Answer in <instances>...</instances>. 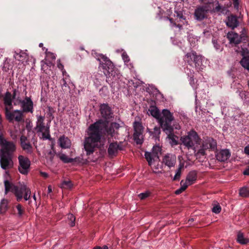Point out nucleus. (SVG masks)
I'll return each instance as SVG.
<instances>
[{
	"instance_id": "obj_1",
	"label": "nucleus",
	"mask_w": 249,
	"mask_h": 249,
	"mask_svg": "<svg viewBox=\"0 0 249 249\" xmlns=\"http://www.w3.org/2000/svg\"><path fill=\"white\" fill-rule=\"evenodd\" d=\"M91 55L99 61V69L107 76L106 81L108 83H113L120 78V73L107 56L98 53L95 50H92Z\"/></svg>"
},
{
	"instance_id": "obj_2",
	"label": "nucleus",
	"mask_w": 249,
	"mask_h": 249,
	"mask_svg": "<svg viewBox=\"0 0 249 249\" xmlns=\"http://www.w3.org/2000/svg\"><path fill=\"white\" fill-rule=\"evenodd\" d=\"M89 137L85 138L84 144L87 155H90L94 152L102 136L101 133L95 128V124H91L89 127Z\"/></svg>"
},
{
	"instance_id": "obj_3",
	"label": "nucleus",
	"mask_w": 249,
	"mask_h": 249,
	"mask_svg": "<svg viewBox=\"0 0 249 249\" xmlns=\"http://www.w3.org/2000/svg\"><path fill=\"white\" fill-rule=\"evenodd\" d=\"M200 138L197 132L194 129L187 132V134L181 136L180 139L181 143L183 144L188 149H193L196 144H200Z\"/></svg>"
},
{
	"instance_id": "obj_4",
	"label": "nucleus",
	"mask_w": 249,
	"mask_h": 249,
	"mask_svg": "<svg viewBox=\"0 0 249 249\" xmlns=\"http://www.w3.org/2000/svg\"><path fill=\"white\" fill-rule=\"evenodd\" d=\"M161 114L162 116H160L159 122L163 131H166L167 132L173 131V127L171 125V123L174 120L173 113L169 110L164 109L162 110Z\"/></svg>"
},
{
	"instance_id": "obj_5",
	"label": "nucleus",
	"mask_w": 249,
	"mask_h": 249,
	"mask_svg": "<svg viewBox=\"0 0 249 249\" xmlns=\"http://www.w3.org/2000/svg\"><path fill=\"white\" fill-rule=\"evenodd\" d=\"M5 193L12 192L16 196L18 201H20L23 198V194L28 187L26 185H21L20 186L15 185L8 180L4 181Z\"/></svg>"
},
{
	"instance_id": "obj_6",
	"label": "nucleus",
	"mask_w": 249,
	"mask_h": 249,
	"mask_svg": "<svg viewBox=\"0 0 249 249\" xmlns=\"http://www.w3.org/2000/svg\"><path fill=\"white\" fill-rule=\"evenodd\" d=\"M12 109L9 108H4L6 119L10 123H13L14 120L17 122H20L23 117L22 111L18 109L11 111Z\"/></svg>"
},
{
	"instance_id": "obj_7",
	"label": "nucleus",
	"mask_w": 249,
	"mask_h": 249,
	"mask_svg": "<svg viewBox=\"0 0 249 249\" xmlns=\"http://www.w3.org/2000/svg\"><path fill=\"white\" fill-rule=\"evenodd\" d=\"M186 57L187 58L186 61L190 66H192L193 63L197 71L200 70V69H202V68H201L203 58L202 55H198L196 52L192 51L191 53L186 54Z\"/></svg>"
},
{
	"instance_id": "obj_8",
	"label": "nucleus",
	"mask_w": 249,
	"mask_h": 249,
	"mask_svg": "<svg viewBox=\"0 0 249 249\" xmlns=\"http://www.w3.org/2000/svg\"><path fill=\"white\" fill-rule=\"evenodd\" d=\"M0 145L1 146L0 154L13 156L16 149V145L13 142L8 141L4 139L2 140V142H0Z\"/></svg>"
},
{
	"instance_id": "obj_9",
	"label": "nucleus",
	"mask_w": 249,
	"mask_h": 249,
	"mask_svg": "<svg viewBox=\"0 0 249 249\" xmlns=\"http://www.w3.org/2000/svg\"><path fill=\"white\" fill-rule=\"evenodd\" d=\"M19 165L18 171L23 175H27L29 172L31 162L29 159L22 155L18 157Z\"/></svg>"
},
{
	"instance_id": "obj_10",
	"label": "nucleus",
	"mask_w": 249,
	"mask_h": 249,
	"mask_svg": "<svg viewBox=\"0 0 249 249\" xmlns=\"http://www.w3.org/2000/svg\"><path fill=\"white\" fill-rule=\"evenodd\" d=\"M210 10L209 4L197 7L195 11L194 16L197 20H202L207 18V14Z\"/></svg>"
},
{
	"instance_id": "obj_11",
	"label": "nucleus",
	"mask_w": 249,
	"mask_h": 249,
	"mask_svg": "<svg viewBox=\"0 0 249 249\" xmlns=\"http://www.w3.org/2000/svg\"><path fill=\"white\" fill-rule=\"evenodd\" d=\"M239 50H236L237 52H240L243 58L240 61L241 65L246 69L249 71V51L248 48H238Z\"/></svg>"
},
{
	"instance_id": "obj_12",
	"label": "nucleus",
	"mask_w": 249,
	"mask_h": 249,
	"mask_svg": "<svg viewBox=\"0 0 249 249\" xmlns=\"http://www.w3.org/2000/svg\"><path fill=\"white\" fill-rule=\"evenodd\" d=\"M19 102L21 104L23 114L24 112H33L34 104L30 97L26 96L24 100H19Z\"/></svg>"
},
{
	"instance_id": "obj_13",
	"label": "nucleus",
	"mask_w": 249,
	"mask_h": 249,
	"mask_svg": "<svg viewBox=\"0 0 249 249\" xmlns=\"http://www.w3.org/2000/svg\"><path fill=\"white\" fill-rule=\"evenodd\" d=\"M12 156L0 154V165L5 170L13 168L14 163Z\"/></svg>"
},
{
	"instance_id": "obj_14",
	"label": "nucleus",
	"mask_w": 249,
	"mask_h": 249,
	"mask_svg": "<svg viewBox=\"0 0 249 249\" xmlns=\"http://www.w3.org/2000/svg\"><path fill=\"white\" fill-rule=\"evenodd\" d=\"M100 112L102 117L105 120H109L113 118V112L108 104H101Z\"/></svg>"
},
{
	"instance_id": "obj_15",
	"label": "nucleus",
	"mask_w": 249,
	"mask_h": 249,
	"mask_svg": "<svg viewBox=\"0 0 249 249\" xmlns=\"http://www.w3.org/2000/svg\"><path fill=\"white\" fill-rule=\"evenodd\" d=\"M20 142L21 148L23 150L29 154H31L33 152V147L30 142L28 141L27 137L25 136H21L20 138Z\"/></svg>"
},
{
	"instance_id": "obj_16",
	"label": "nucleus",
	"mask_w": 249,
	"mask_h": 249,
	"mask_svg": "<svg viewBox=\"0 0 249 249\" xmlns=\"http://www.w3.org/2000/svg\"><path fill=\"white\" fill-rule=\"evenodd\" d=\"M162 163L169 168L175 166L176 163V157L171 154H166L162 159Z\"/></svg>"
},
{
	"instance_id": "obj_17",
	"label": "nucleus",
	"mask_w": 249,
	"mask_h": 249,
	"mask_svg": "<svg viewBox=\"0 0 249 249\" xmlns=\"http://www.w3.org/2000/svg\"><path fill=\"white\" fill-rule=\"evenodd\" d=\"M120 127L119 124L115 122L112 123L109 125H107L105 133L111 137H114L116 139V135H117L118 133L117 132H115V130H118Z\"/></svg>"
},
{
	"instance_id": "obj_18",
	"label": "nucleus",
	"mask_w": 249,
	"mask_h": 249,
	"mask_svg": "<svg viewBox=\"0 0 249 249\" xmlns=\"http://www.w3.org/2000/svg\"><path fill=\"white\" fill-rule=\"evenodd\" d=\"M225 23L226 25L231 29H234L237 27L239 24L237 17L233 15L228 16Z\"/></svg>"
},
{
	"instance_id": "obj_19",
	"label": "nucleus",
	"mask_w": 249,
	"mask_h": 249,
	"mask_svg": "<svg viewBox=\"0 0 249 249\" xmlns=\"http://www.w3.org/2000/svg\"><path fill=\"white\" fill-rule=\"evenodd\" d=\"M14 100V99L12 97V93L7 91L3 96V102L4 106V108H13L12 103Z\"/></svg>"
},
{
	"instance_id": "obj_20",
	"label": "nucleus",
	"mask_w": 249,
	"mask_h": 249,
	"mask_svg": "<svg viewBox=\"0 0 249 249\" xmlns=\"http://www.w3.org/2000/svg\"><path fill=\"white\" fill-rule=\"evenodd\" d=\"M231 157V152L228 149H222L216 155L217 160L221 162L226 161Z\"/></svg>"
},
{
	"instance_id": "obj_21",
	"label": "nucleus",
	"mask_w": 249,
	"mask_h": 249,
	"mask_svg": "<svg viewBox=\"0 0 249 249\" xmlns=\"http://www.w3.org/2000/svg\"><path fill=\"white\" fill-rule=\"evenodd\" d=\"M197 178V173L196 170H192L190 171L187 174L186 180L184 182L188 186L194 184L196 181Z\"/></svg>"
},
{
	"instance_id": "obj_22",
	"label": "nucleus",
	"mask_w": 249,
	"mask_h": 249,
	"mask_svg": "<svg viewBox=\"0 0 249 249\" xmlns=\"http://www.w3.org/2000/svg\"><path fill=\"white\" fill-rule=\"evenodd\" d=\"M119 151H121V147L120 145H118L117 142L110 143L107 149V152L110 156H116Z\"/></svg>"
},
{
	"instance_id": "obj_23",
	"label": "nucleus",
	"mask_w": 249,
	"mask_h": 249,
	"mask_svg": "<svg viewBox=\"0 0 249 249\" xmlns=\"http://www.w3.org/2000/svg\"><path fill=\"white\" fill-rule=\"evenodd\" d=\"M93 124H95V128L101 133L105 132L108 124L107 120L100 119Z\"/></svg>"
},
{
	"instance_id": "obj_24",
	"label": "nucleus",
	"mask_w": 249,
	"mask_h": 249,
	"mask_svg": "<svg viewBox=\"0 0 249 249\" xmlns=\"http://www.w3.org/2000/svg\"><path fill=\"white\" fill-rule=\"evenodd\" d=\"M59 146L63 149L69 148L71 146L70 140L64 135L61 136L58 139Z\"/></svg>"
},
{
	"instance_id": "obj_25",
	"label": "nucleus",
	"mask_w": 249,
	"mask_h": 249,
	"mask_svg": "<svg viewBox=\"0 0 249 249\" xmlns=\"http://www.w3.org/2000/svg\"><path fill=\"white\" fill-rule=\"evenodd\" d=\"M44 117L42 116H39L37 117V120L36 122V125L35 128L37 132H42L44 129H46L47 126L45 125L44 123Z\"/></svg>"
},
{
	"instance_id": "obj_26",
	"label": "nucleus",
	"mask_w": 249,
	"mask_h": 249,
	"mask_svg": "<svg viewBox=\"0 0 249 249\" xmlns=\"http://www.w3.org/2000/svg\"><path fill=\"white\" fill-rule=\"evenodd\" d=\"M27 50L24 52L20 49H18L15 51L14 56L16 59L18 61H23L27 58L28 55L26 53Z\"/></svg>"
},
{
	"instance_id": "obj_27",
	"label": "nucleus",
	"mask_w": 249,
	"mask_h": 249,
	"mask_svg": "<svg viewBox=\"0 0 249 249\" xmlns=\"http://www.w3.org/2000/svg\"><path fill=\"white\" fill-rule=\"evenodd\" d=\"M227 36L230 43L237 44L241 41L240 37L237 33L232 32H229Z\"/></svg>"
},
{
	"instance_id": "obj_28",
	"label": "nucleus",
	"mask_w": 249,
	"mask_h": 249,
	"mask_svg": "<svg viewBox=\"0 0 249 249\" xmlns=\"http://www.w3.org/2000/svg\"><path fill=\"white\" fill-rule=\"evenodd\" d=\"M56 156L65 163H72L76 161V159L69 158L68 156L63 153H58L56 154Z\"/></svg>"
},
{
	"instance_id": "obj_29",
	"label": "nucleus",
	"mask_w": 249,
	"mask_h": 249,
	"mask_svg": "<svg viewBox=\"0 0 249 249\" xmlns=\"http://www.w3.org/2000/svg\"><path fill=\"white\" fill-rule=\"evenodd\" d=\"M8 201L3 199L0 204V213L4 214L8 209Z\"/></svg>"
},
{
	"instance_id": "obj_30",
	"label": "nucleus",
	"mask_w": 249,
	"mask_h": 249,
	"mask_svg": "<svg viewBox=\"0 0 249 249\" xmlns=\"http://www.w3.org/2000/svg\"><path fill=\"white\" fill-rule=\"evenodd\" d=\"M148 111L152 116L157 119H160V112L156 106H151Z\"/></svg>"
},
{
	"instance_id": "obj_31",
	"label": "nucleus",
	"mask_w": 249,
	"mask_h": 249,
	"mask_svg": "<svg viewBox=\"0 0 249 249\" xmlns=\"http://www.w3.org/2000/svg\"><path fill=\"white\" fill-rule=\"evenodd\" d=\"M168 135V138L172 141L173 144L177 145L179 144L177 139L178 138V136L173 134V131L170 132H167L166 131H163Z\"/></svg>"
},
{
	"instance_id": "obj_32",
	"label": "nucleus",
	"mask_w": 249,
	"mask_h": 249,
	"mask_svg": "<svg viewBox=\"0 0 249 249\" xmlns=\"http://www.w3.org/2000/svg\"><path fill=\"white\" fill-rule=\"evenodd\" d=\"M237 241L242 245H246L249 243V239L245 238L243 233L239 232L237 236Z\"/></svg>"
},
{
	"instance_id": "obj_33",
	"label": "nucleus",
	"mask_w": 249,
	"mask_h": 249,
	"mask_svg": "<svg viewBox=\"0 0 249 249\" xmlns=\"http://www.w3.org/2000/svg\"><path fill=\"white\" fill-rule=\"evenodd\" d=\"M184 163L180 162L178 165V167L176 173L174 177V180H178L180 178L181 174V171L184 168Z\"/></svg>"
},
{
	"instance_id": "obj_34",
	"label": "nucleus",
	"mask_w": 249,
	"mask_h": 249,
	"mask_svg": "<svg viewBox=\"0 0 249 249\" xmlns=\"http://www.w3.org/2000/svg\"><path fill=\"white\" fill-rule=\"evenodd\" d=\"M149 133L150 135L152 136L153 138H155V140L157 139H159L160 134V127L155 126L154 128V130L149 131Z\"/></svg>"
},
{
	"instance_id": "obj_35",
	"label": "nucleus",
	"mask_w": 249,
	"mask_h": 249,
	"mask_svg": "<svg viewBox=\"0 0 249 249\" xmlns=\"http://www.w3.org/2000/svg\"><path fill=\"white\" fill-rule=\"evenodd\" d=\"M180 184L181 187L180 188H179L178 189H177L175 191V193L176 195L180 194L181 193H182L183 191H184L188 187V186L186 184V183L185 182H184V180H182L180 181Z\"/></svg>"
},
{
	"instance_id": "obj_36",
	"label": "nucleus",
	"mask_w": 249,
	"mask_h": 249,
	"mask_svg": "<svg viewBox=\"0 0 249 249\" xmlns=\"http://www.w3.org/2000/svg\"><path fill=\"white\" fill-rule=\"evenodd\" d=\"M73 186V184L71 180H64L61 184V187L63 189H70Z\"/></svg>"
},
{
	"instance_id": "obj_37",
	"label": "nucleus",
	"mask_w": 249,
	"mask_h": 249,
	"mask_svg": "<svg viewBox=\"0 0 249 249\" xmlns=\"http://www.w3.org/2000/svg\"><path fill=\"white\" fill-rule=\"evenodd\" d=\"M142 132H135L133 134L134 140L138 144H141L142 143V141L140 139V136L142 135Z\"/></svg>"
},
{
	"instance_id": "obj_38",
	"label": "nucleus",
	"mask_w": 249,
	"mask_h": 249,
	"mask_svg": "<svg viewBox=\"0 0 249 249\" xmlns=\"http://www.w3.org/2000/svg\"><path fill=\"white\" fill-rule=\"evenodd\" d=\"M239 195L240 196L245 197H249V190L246 187H243L239 190Z\"/></svg>"
},
{
	"instance_id": "obj_39",
	"label": "nucleus",
	"mask_w": 249,
	"mask_h": 249,
	"mask_svg": "<svg viewBox=\"0 0 249 249\" xmlns=\"http://www.w3.org/2000/svg\"><path fill=\"white\" fill-rule=\"evenodd\" d=\"M145 158L146 159V160L147 161L149 165H151L152 163L153 160L155 158L153 155V154L151 152H145Z\"/></svg>"
},
{
	"instance_id": "obj_40",
	"label": "nucleus",
	"mask_w": 249,
	"mask_h": 249,
	"mask_svg": "<svg viewBox=\"0 0 249 249\" xmlns=\"http://www.w3.org/2000/svg\"><path fill=\"white\" fill-rule=\"evenodd\" d=\"M207 141L209 145V147H210L211 149L214 150L216 148L217 143L215 140L213 138H209Z\"/></svg>"
},
{
	"instance_id": "obj_41",
	"label": "nucleus",
	"mask_w": 249,
	"mask_h": 249,
	"mask_svg": "<svg viewBox=\"0 0 249 249\" xmlns=\"http://www.w3.org/2000/svg\"><path fill=\"white\" fill-rule=\"evenodd\" d=\"M160 151L161 148L159 146L155 145L153 147L152 153L155 157L159 159L158 154Z\"/></svg>"
},
{
	"instance_id": "obj_42",
	"label": "nucleus",
	"mask_w": 249,
	"mask_h": 249,
	"mask_svg": "<svg viewBox=\"0 0 249 249\" xmlns=\"http://www.w3.org/2000/svg\"><path fill=\"white\" fill-rule=\"evenodd\" d=\"M16 208L18 210V216L19 217H22L25 213L24 208L20 204L17 205Z\"/></svg>"
},
{
	"instance_id": "obj_43",
	"label": "nucleus",
	"mask_w": 249,
	"mask_h": 249,
	"mask_svg": "<svg viewBox=\"0 0 249 249\" xmlns=\"http://www.w3.org/2000/svg\"><path fill=\"white\" fill-rule=\"evenodd\" d=\"M134 129L135 132H142L143 131V127L141 123L135 122L134 123Z\"/></svg>"
},
{
	"instance_id": "obj_44",
	"label": "nucleus",
	"mask_w": 249,
	"mask_h": 249,
	"mask_svg": "<svg viewBox=\"0 0 249 249\" xmlns=\"http://www.w3.org/2000/svg\"><path fill=\"white\" fill-rule=\"evenodd\" d=\"M52 150L50 151L47 156V158H48L51 161L53 160L54 156L55 154L56 155L55 151L54 149V146L53 145H52Z\"/></svg>"
},
{
	"instance_id": "obj_45",
	"label": "nucleus",
	"mask_w": 249,
	"mask_h": 249,
	"mask_svg": "<svg viewBox=\"0 0 249 249\" xmlns=\"http://www.w3.org/2000/svg\"><path fill=\"white\" fill-rule=\"evenodd\" d=\"M44 132H42V138L44 139H48L50 140L51 135L50 134V129L49 127H46V129H44Z\"/></svg>"
},
{
	"instance_id": "obj_46",
	"label": "nucleus",
	"mask_w": 249,
	"mask_h": 249,
	"mask_svg": "<svg viewBox=\"0 0 249 249\" xmlns=\"http://www.w3.org/2000/svg\"><path fill=\"white\" fill-rule=\"evenodd\" d=\"M68 219L70 221L69 225L71 227H73L75 225V217L71 214L70 213L68 215Z\"/></svg>"
},
{
	"instance_id": "obj_47",
	"label": "nucleus",
	"mask_w": 249,
	"mask_h": 249,
	"mask_svg": "<svg viewBox=\"0 0 249 249\" xmlns=\"http://www.w3.org/2000/svg\"><path fill=\"white\" fill-rule=\"evenodd\" d=\"M150 194V192H149V191H147L145 192L140 194L138 195V196L141 199L143 200L149 197Z\"/></svg>"
},
{
	"instance_id": "obj_48",
	"label": "nucleus",
	"mask_w": 249,
	"mask_h": 249,
	"mask_svg": "<svg viewBox=\"0 0 249 249\" xmlns=\"http://www.w3.org/2000/svg\"><path fill=\"white\" fill-rule=\"evenodd\" d=\"M46 57L48 59L51 60H54L55 59V55L50 52H48L47 50H46Z\"/></svg>"
},
{
	"instance_id": "obj_49",
	"label": "nucleus",
	"mask_w": 249,
	"mask_h": 249,
	"mask_svg": "<svg viewBox=\"0 0 249 249\" xmlns=\"http://www.w3.org/2000/svg\"><path fill=\"white\" fill-rule=\"evenodd\" d=\"M30 196H31V190L28 187L27 190L24 193L23 197H24V199H25V200H28L30 199Z\"/></svg>"
},
{
	"instance_id": "obj_50",
	"label": "nucleus",
	"mask_w": 249,
	"mask_h": 249,
	"mask_svg": "<svg viewBox=\"0 0 249 249\" xmlns=\"http://www.w3.org/2000/svg\"><path fill=\"white\" fill-rule=\"evenodd\" d=\"M221 210V207L219 204L215 205L212 209V212L215 213H219Z\"/></svg>"
},
{
	"instance_id": "obj_51",
	"label": "nucleus",
	"mask_w": 249,
	"mask_h": 249,
	"mask_svg": "<svg viewBox=\"0 0 249 249\" xmlns=\"http://www.w3.org/2000/svg\"><path fill=\"white\" fill-rule=\"evenodd\" d=\"M122 56L123 58V59L124 60V62L125 63L128 62L129 61V56L127 54V53L125 52H124L122 54Z\"/></svg>"
},
{
	"instance_id": "obj_52",
	"label": "nucleus",
	"mask_w": 249,
	"mask_h": 249,
	"mask_svg": "<svg viewBox=\"0 0 249 249\" xmlns=\"http://www.w3.org/2000/svg\"><path fill=\"white\" fill-rule=\"evenodd\" d=\"M202 148L203 149H211L210 147H209V145L208 144V142L207 141V140L204 142L202 144Z\"/></svg>"
},
{
	"instance_id": "obj_53",
	"label": "nucleus",
	"mask_w": 249,
	"mask_h": 249,
	"mask_svg": "<svg viewBox=\"0 0 249 249\" xmlns=\"http://www.w3.org/2000/svg\"><path fill=\"white\" fill-rule=\"evenodd\" d=\"M41 66L42 71H43L44 72H45V71H46L45 69H46V68H47L48 65L45 62H44L43 61H42L41 62Z\"/></svg>"
},
{
	"instance_id": "obj_54",
	"label": "nucleus",
	"mask_w": 249,
	"mask_h": 249,
	"mask_svg": "<svg viewBox=\"0 0 249 249\" xmlns=\"http://www.w3.org/2000/svg\"><path fill=\"white\" fill-rule=\"evenodd\" d=\"M232 1H233V4L234 7L235 9H238V7H239L238 0H232Z\"/></svg>"
},
{
	"instance_id": "obj_55",
	"label": "nucleus",
	"mask_w": 249,
	"mask_h": 249,
	"mask_svg": "<svg viewBox=\"0 0 249 249\" xmlns=\"http://www.w3.org/2000/svg\"><path fill=\"white\" fill-rule=\"evenodd\" d=\"M217 5L215 8V11L219 12L222 9V6L220 5L219 2H217Z\"/></svg>"
},
{
	"instance_id": "obj_56",
	"label": "nucleus",
	"mask_w": 249,
	"mask_h": 249,
	"mask_svg": "<svg viewBox=\"0 0 249 249\" xmlns=\"http://www.w3.org/2000/svg\"><path fill=\"white\" fill-rule=\"evenodd\" d=\"M243 174L246 176H249V165L246 168Z\"/></svg>"
},
{
	"instance_id": "obj_57",
	"label": "nucleus",
	"mask_w": 249,
	"mask_h": 249,
	"mask_svg": "<svg viewBox=\"0 0 249 249\" xmlns=\"http://www.w3.org/2000/svg\"><path fill=\"white\" fill-rule=\"evenodd\" d=\"M18 92V90L16 89H13V93L12 94V97L14 99H16L17 96V92Z\"/></svg>"
},
{
	"instance_id": "obj_58",
	"label": "nucleus",
	"mask_w": 249,
	"mask_h": 249,
	"mask_svg": "<svg viewBox=\"0 0 249 249\" xmlns=\"http://www.w3.org/2000/svg\"><path fill=\"white\" fill-rule=\"evenodd\" d=\"M244 152L246 154L249 155V144L244 148Z\"/></svg>"
},
{
	"instance_id": "obj_59",
	"label": "nucleus",
	"mask_w": 249,
	"mask_h": 249,
	"mask_svg": "<svg viewBox=\"0 0 249 249\" xmlns=\"http://www.w3.org/2000/svg\"><path fill=\"white\" fill-rule=\"evenodd\" d=\"M57 67L61 70H63L64 66L61 63H60V60L57 62Z\"/></svg>"
},
{
	"instance_id": "obj_60",
	"label": "nucleus",
	"mask_w": 249,
	"mask_h": 249,
	"mask_svg": "<svg viewBox=\"0 0 249 249\" xmlns=\"http://www.w3.org/2000/svg\"><path fill=\"white\" fill-rule=\"evenodd\" d=\"M40 175H41V176H42L43 177H44L45 178H47L48 177V174L45 173V172H40Z\"/></svg>"
},
{
	"instance_id": "obj_61",
	"label": "nucleus",
	"mask_w": 249,
	"mask_h": 249,
	"mask_svg": "<svg viewBox=\"0 0 249 249\" xmlns=\"http://www.w3.org/2000/svg\"><path fill=\"white\" fill-rule=\"evenodd\" d=\"M188 74H189V73H188ZM189 76H190V82H194V75L192 73H191L190 75H188Z\"/></svg>"
},
{
	"instance_id": "obj_62",
	"label": "nucleus",
	"mask_w": 249,
	"mask_h": 249,
	"mask_svg": "<svg viewBox=\"0 0 249 249\" xmlns=\"http://www.w3.org/2000/svg\"><path fill=\"white\" fill-rule=\"evenodd\" d=\"M118 145L121 146V150H123L124 149V146H123V142H120L119 143H118Z\"/></svg>"
},
{
	"instance_id": "obj_63",
	"label": "nucleus",
	"mask_w": 249,
	"mask_h": 249,
	"mask_svg": "<svg viewBox=\"0 0 249 249\" xmlns=\"http://www.w3.org/2000/svg\"><path fill=\"white\" fill-rule=\"evenodd\" d=\"M100 249H108V248L107 246L105 245L103 247V248H101L100 247Z\"/></svg>"
},
{
	"instance_id": "obj_64",
	"label": "nucleus",
	"mask_w": 249,
	"mask_h": 249,
	"mask_svg": "<svg viewBox=\"0 0 249 249\" xmlns=\"http://www.w3.org/2000/svg\"><path fill=\"white\" fill-rule=\"evenodd\" d=\"M204 149H200V150H199V153H201V154H202V155H204Z\"/></svg>"
}]
</instances>
